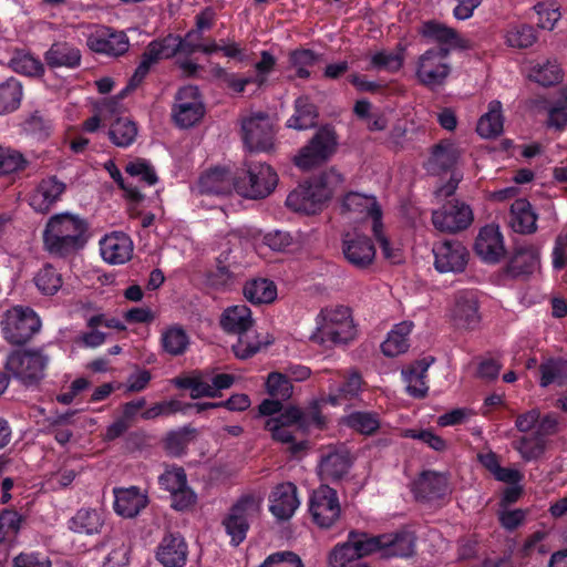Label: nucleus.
Here are the masks:
<instances>
[{"label":"nucleus","instance_id":"1","mask_svg":"<svg viewBox=\"0 0 567 567\" xmlns=\"http://www.w3.org/2000/svg\"><path fill=\"white\" fill-rule=\"evenodd\" d=\"M42 238L50 255L65 258L85 247L90 238L89 224L76 214H54L48 219Z\"/></svg>","mask_w":567,"mask_h":567},{"label":"nucleus","instance_id":"2","mask_svg":"<svg viewBox=\"0 0 567 567\" xmlns=\"http://www.w3.org/2000/svg\"><path fill=\"white\" fill-rule=\"evenodd\" d=\"M355 337L350 309L344 306L324 308L317 317L311 341L324 347L346 344Z\"/></svg>","mask_w":567,"mask_h":567},{"label":"nucleus","instance_id":"3","mask_svg":"<svg viewBox=\"0 0 567 567\" xmlns=\"http://www.w3.org/2000/svg\"><path fill=\"white\" fill-rule=\"evenodd\" d=\"M343 183L342 175L336 169H330L322 177L310 184L299 185L286 199V205L298 213L316 214L322 205L332 196L333 188Z\"/></svg>","mask_w":567,"mask_h":567},{"label":"nucleus","instance_id":"4","mask_svg":"<svg viewBox=\"0 0 567 567\" xmlns=\"http://www.w3.org/2000/svg\"><path fill=\"white\" fill-rule=\"evenodd\" d=\"M50 360L42 348L16 350L7 357L4 369L23 385L32 386L45 377Z\"/></svg>","mask_w":567,"mask_h":567},{"label":"nucleus","instance_id":"5","mask_svg":"<svg viewBox=\"0 0 567 567\" xmlns=\"http://www.w3.org/2000/svg\"><path fill=\"white\" fill-rule=\"evenodd\" d=\"M0 326L6 341L22 346L40 331L41 320L30 307L16 306L3 313Z\"/></svg>","mask_w":567,"mask_h":567},{"label":"nucleus","instance_id":"6","mask_svg":"<svg viewBox=\"0 0 567 567\" xmlns=\"http://www.w3.org/2000/svg\"><path fill=\"white\" fill-rule=\"evenodd\" d=\"M278 184V175L270 165L260 162L247 164L243 176L234 182L235 190L249 199H262L268 197Z\"/></svg>","mask_w":567,"mask_h":567},{"label":"nucleus","instance_id":"7","mask_svg":"<svg viewBox=\"0 0 567 567\" xmlns=\"http://www.w3.org/2000/svg\"><path fill=\"white\" fill-rule=\"evenodd\" d=\"M337 137L334 132L328 127L317 131L309 143L302 146L293 157V163L302 171H310L327 162L336 152Z\"/></svg>","mask_w":567,"mask_h":567},{"label":"nucleus","instance_id":"8","mask_svg":"<svg viewBox=\"0 0 567 567\" xmlns=\"http://www.w3.org/2000/svg\"><path fill=\"white\" fill-rule=\"evenodd\" d=\"M449 55L450 48H432L421 54L415 70L419 82L431 89L442 85L451 72Z\"/></svg>","mask_w":567,"mask_h":567},{"label":"nucleus","instance_id":"9","mask_svg":"<svg viewBox=\"0 0 567 567\" xmlns=\"http://www.w3.org/2000/svg\"><path fill=\"white\" fill-rule=\"evenodd\" d=\"M260 501L251 495L243 496L229 509L223 524L231 538V544L239 545L246 538L250 522L260 513Z\"/></svg>","mask_w":567,"mask_h":567},{"label":"nucleus","instance_id":"10","mask_svg":"<svg viewBox=\"0 0 567 567\" xmlns=\"http://www.w3.org/2000/svg\"><path fill=\"white\" fill-rule=\"evenodd\" d=\"M205 114V106L196 86L187 85L178 90L172 109L174 123L181 128L196 125Z\"/></svg>","mask_w":567,"mask_h":567},{"label":"nucleus","instance_id":"11","mask_svg":"<svg viewBox=\"0 0 567 567\" xmlns=\"http://www.w3.org/2000/svg\"><path fill=\"white\" fill-rule=\"evenodd\" d=\"M243 138L250 151L268 152L274 147V127L268 114L259 112L241 122Z\"/></svg>","mask_w":567,"mask_h":567},{"label":"nucleus","instance_id":"12","mask_svg":"<svg viewBox=\"0 0 567 567\" xmlns=\"http://www.w3.org/2000/svg\"><path fill=\"white\" fill-rule=\"evenodd\" d=\"M309 512L320 528H330L341 514L337 492L328 485L318 487L310 497Z\"/></svg>","mask_w":567,"mask_h":567},{"label":"nucleus","instance_id":"13","mask_svg":"<svg viewBox=\"0 0 567 567\" xmlns=\"http://www.w3.org/2000/svg\"><path fill=\"white\" fill-rule=\"evenodd\" d=\"M162 488L169 492L172 507L184 511L196 502V494L187 484V476L183 467L171 466L158 477Z\"/></svg>","mask_w":567,"mask_h":567},{"label":"nucleus","instance_id":"14","mask_svg":"<svg viewBox=\"0 0 567 567\" xmlns=\"http://www.w3.org/2000/svg\"><path fill=\"white\" fill-rule=\"evenodd\" d=\"M372 543L365 533L350 532L348 542L337 545L329 555L330 567H351L371 554Z\"/></svg>","mask_w":567,"mask_h":567},{"label":"nucleus","instance_id":"15","mask_svg":"<svg viewBox=\"0 0 567 567\" xmlns=\"http://www.w3.org/2000/svg\"><path fill=\"white\" fill-rule=\"evenodd\" d=\"M472 221V209L458 200H451L432 214L434 227L442 233H456L466 229Z\"/></svg>","mask_w":567,"mask_h":567},{"label":"nucleus","instance_id":"16","mask_svg":"<svg viewBox=\"0 0 567 567\" xmlns=\"http://www.w3.org/2000/svg\"><path fill=\"white\" fill-rule=\"evenodd\" d=\"M434 267L440 272H462L468 262V250L457 240H444L434 245Z\"/></svg>","mask_w":567,"mask_h":567},{"label":"nucleus","instance_id":"17","mask_svg":"<svg viewBox=\"0 0 567 567\" xmlns=\"http://www.w3.org/2000/svg\"><path fill=\"white\" fill-rule=\"evenodd\" d=\"M86 45L95 53L118 56L128 50L130 42L123 31L101 27L87 37Z\"/></svg>","mask_w":567,"mask_h":567},{"label":"nucleus","instance_id":"18","mask_svg":"<svg viewBox=\"0 0 567 567\" xmlns=\"http://www.w3.org/2000/svg\"><path fill=\"white\" fill-rule=\"evenodd\" d=\"M342 213L355 219L372 218V231L382 226V212L374 196L351 192L342 202Z\"/></svg>","mask_w":567,"mask_h":567},{"label":"nucleus","instance_id":"19","mask_svg":"<svg viewBox=\"0 0 567 567\" xmlns=\"http://www.w3.org/2000/svg\"><path fill=\"white\" fill-rule=\"evenodd\" d=\"M371 554L380 551L382 557H408L414 551V539L410 533L370 536Z\"/></svg>","mask_w":567,"mask_h":567},{"label":"nucleus","instance_id":"20","mask_svg":"<svg viewBox=\"0 0 567 567\" xmlns=\"http://www.w3.org/2000/svg\"><path fill=\"white\" fill-rule=\"evenodd\" d=\"M299 505L298 488L291 482L278 484L269 495V511L279 520L291 518Z\"/></svg>","mask_w":567,"mask_h":567},{"label":"nucleus","instance_id":"21","mask_svg":"<svg viewBox=\"0 0 567 567\" xmlns=\"http://www.w3.org/2000/svg\"><path fill=\"white\" fill-rule=\"evenodd\" d=\"M134 245L123 231H112L100 240V251L104 261L110 265H123L133 256Z\"/></svg>","mask_w":567,"mask_h":567},{"label":"nucleus","instance_id":"22","mask_svg":"<svg viewBox=\"0 0 567 567\" xmlns=\"http://www.w3.org/2000/svg\"><path fill=\"white\" fill-rule=\"evenodd\" d=\"M474 250L484 262H498L505 255V247L499 227L494 224L484 226L476 237Z\"/></svg>","mask_w":567,"mask_h":567},{"label":"nucleus","instance_id":"23","mask_svg":"<svg viewBox=\"0 0 567 567\" xmlns=\"http://www.w3.org/2000/svg\"><path fill=\"white\" fill-rule=\"evenodd\" d=\"M65 188V184L56 176L45 177L30 194L29 204L38 213H48L60 200Z\"/></svg>","mask_w":567,"mask_h":567},{"label":"nucleus","instance_id":"24","mask_svg":"<svg viewBox=\"0 0 567 567\" xmlns=\"http://www.w3.org/2000/svg\"><path fill=\"white\" fill-rule=\"evenodd\" d=\"M346 259L357 268H367L375 257V248L369 237L347 234L343 238Z\"/></svg>","mask_w":567,"mask_h":567},{"label":"nucleus","instance_id":"25","mask_svg":"<svg viewBox=\"0 0 567 567\" xmlns=\"http://www.w3.org/2000/svg\"><path fill=\"white\" fill-rule=\"evenodd\" d=\"M452 321L457 328L475 329L481 321L478 302L474 292L461 291L455 296Z\"/></svg>","mask_w":567,"mask_h":567},{"label":"nucleus","instance_id":"26","mask_svg":"<svg viewBox=\"0 0 567 567\" xmlns=\"http://www.w3.org/2000/svg\"><path fill=\"white\" fill-rule=\"evenodd\" d=\"M413 492L417 499H440L450 493L449 478L443 473L425 471L414 482Z\"/></svg>","mask_w":567,"mask_h":567},{"label":"nucleus","instance_id":"27","mask_svg":"<svg viewBox=\"0 0 567 567\" xmlns=\"http://www.w3.org/2000/svg\"><path fill=\"white\" fill-rule=\"evenodd\" d=\"M419 33L429 42H434L440 48H467V40L460 37L457 31L436 20H429L422 23Z\"/></svg>","mask_w":567,"mask_h":567},{"label":"nucleus","instance_id":"28","mask_svg":"<svg viewBox=\"0 0 567 567\" xmlns=\"http://www.w3.org/2000/svg\"><path fill=\"white\" fill-rule=\"evenodd\" d=\"M187 544L178 534L165 535L157 546L156 558L165 567H183L187 560Z\"/></svg>","mask_w":567,"mask_h":567},{"label":"nucleus","instance_id":"29","mask_svg":"<svg viewBox=\"0 0 567 567\" xmlns=\"http://www.w3.org/2000/svg\"><path fill=\"white\" fill-rule=\"evenodd\" d=\"M114 511L122 517L133 518L146 507L148 499L138 487H118L113 489Z\"/></svg>","mask_w":567,"mask_h":567},{"label":"nucleus","instance_id":"30","mask_svg":"<svg viewBox=\"0 0 567 567\" xmlns=\"http://www.w3.org/2000/svg\"><path fill=\"white\" fill-rule=\"evenodd\" d=\"M350 466L351 458L347 451L329 449L321 455L318 473L321 480L336 482L348 473Z\"/></svg>","mask_w":567,"mask_h":567},{"label":"nucleus","instance_id":"31","mask_svg":"<svg viewBox=\"0 0 567 567\" xmlns=\"http://www.w3.org/2000/svg\"><path fill=\"white\" fill-rule=\"evenodd\" d=\"M234 182L226 168L216 167L200 175L193 190L198 195H225L230 193Z\"/></svg>","mask_w":567,"mask_h":567},{"label":"nucleus","instance_id":"32","mask_svg":"<svg viewBox=\"0 0 567 567\" xmlns=\"http://www.w3.org/2000/svg\"><path fill=\"white\" fill-rule=\"evenodd\" d=\"M221 329L231 334H239L254 328L251 310L246 305H235L227 307L219 319Z\"/></svg>","mask_w":567,"mask_h":567},{"label":"nucleus","instance_id":"33","mask_svg":"<svg viewBox=\"0 0 567 567\" xmlns=\"http://www.w3.org/2000/svg\"><path fill=\"white\" fill-rule=\"evenodd\" d=\"M81 51L65 41L54 42L44 54L50 68L75 69L81 64Z\"/></svg>","mask_w":567,"mask_h":567},{"label":"nucleus","instance_id":"34","mask_svg":"<svg viewBox=\"0 0 567 567\" xmlns=\"http://www.w3.org/2000/svg\"><path fill=\"white\" fill-rule=\"evenodd\" d=\"M237 341L231 346V349L235 357L240 360L254 357L274 342V339L268 333L260 336L254 328L237 334Z\"/></svg>","mask_w":567,"mask_h":567},{"label":"nucleus","instance_id":"35","mask_svg":"<svg viewBox=\"0 0 567 567\" xmlns=\"http://www.w3.org/2000/svg\"><path fill=\"white\" fill-rule=\"evenodd\" d=\"M341 424L363 436L374 435L381 427L380 416L374 411H352L341 417Z\"/></svg>","mask_w":567,"mask_h":567},{"label":"nucleus","instance_id":"36","mask_svg":"<svg viewBox=\"0 0 567 567\" xmlns=\"http://www.w3.org/2000/svg\"><path fill=\"white\" fill-rule=\"evenodd\" d=\"M103 525L102 513L92 508H80L68 522L70 530L83 535L100 534Z\"/></svg>","mask_w":567,"mask_h":567},{"label":"nucleus","instance_id":"37","mask_svg":"<svg viewBox=\"0 0 567 567\" xmlns=\"http://www.w3.org/2000/svg\"><path fill=\"white\" fill-rule=\"evenodd\" d=\"M414 324L412 321H402L395 324L388 333L386 339L381 344L384 355L394 358L404 353L409 344V336Z\"/></svg>","mask_w":567,"mask_h":567},{"label":"nucleus","instance_id":"38","mask_svg":"<svg viewBox=\"0 0 567 567\" xmlns=\"http://www.w3.org/2000/svg\"><path fill=\"white\" fill-rule=\"evenodd\" d=\"M433 358L423 359L411 364L409 368L402 370V377L406 384V391L414 398H423L427 393V385L424 378Z\"/></svg>","mask_w":567,"mask_h":567},{"label":"nucleus","instance_id":"39","mask_svg":"<svg viewBox=\"0 0 567 567\" xmlns=\"http://www.w3.org/2000/svg\"><path fill=\"white\" fill-rule=\"evenodd\" d=\"M460 157L461 151L457 145L450 141H442L433 147L429 161V171L434 174L449 171L457 163Z\"/></svg>","mask_w":567,"mask_h":567},{"label":"nucleus","instance_id":"40","mask_svg":"<svg viewBox=\"0 0 567 567\" xmlns=\"http://www.w3.org/2000/svg\"><path fill=\"white\" fill-rule=\"evenodd\" d=\"M537 216L525 198L516 199L511 206L509 223L514 231L532 234L536 230Z\"/></svg>","mask_w":567,"mask_h":567},{"label":"nucleus","instance_id":"41","mask_svg":"<svg viewBox=\"0 0 567 567\" xmlns=\"http://www.w3.org/2000/svg\"><path fill=\"white\" fill-rule=\"evenodd\" d=\"M317 106L307 96H300L295 102V113L287 121V126L298 131L309 130L317 125Z\"/></svg>","mask_w":567,"mask_h":567},{"label":"nucleus","instance_id":"42","mask_svg":"<svg viewBox=\"0 0 567 567\" xmlns=\"http://www.w3.org/2000/svg\"><path fill=\"white\" fill-rule=\"evenodd\" d=\"M503 128L502 103L494 100L489 102L487 112L480 117L476 132L483 138H495L503 133Z\"/></svg>","mask_w":567,"mask_h":567},{"label":"nucleus","instance_id":"43","mask_svg":"<svg viewBox=\"0 0 567 567\" xmlns=\"http://www.w3.org/2000/svg\"><path fill=\"white\" fill-rule=\"evenodd\" d=\"M189 346V337L186 330L178 324L166 327L161 332V347L163 352L172 357H178L186 352Z\"/></svg>","mask_w":567,"mask_h":567},{"label":"nucleus","instance_id":"44","mask_svg":"<svg viewBox=\"0 0 567 567\" xmlns=\"http://www.w3.org/2000/svg\"><path fill=\"white\" fill-rule=\"evenodd\" d=\"M23 97V87L20 81L9 78L0 83V116L17 111Z\"/></svg>","mask_w":567,"mask_h":567},{"label":"nucleus","instance_id":"45","mask_svg":"<svg viewBox=\"0 0 567 567\" xmlns=\"http://www.w3.org/2000/svg\"><path fill=\"white\" fill-rule=\"evenodd\" d=\"M539 385L547 388L550 384L567 385V360L548 359L539 365Z\"/></svg>","mask_w":567,"mask_h":567},{"label":"nucleus","instance_id":"46","mask_svg":"<svg viewBox=\"0 0 567 567\" xmlns=\"http://www.w3.org/2000/svg\"><path fill=\"white\" fill-rule=\"evenodd\" d=\"M244 296L255 305L270 303L277 297V288L268 279H254L245 285Z\"/></svg>","mask_w":567,"mask_h":567},{"label":"nucleus","instance_id":"47","mask_svg":"<svg viewBox=\"0 0 567 567\" xmlns=\"http://www.w3.org/2000/svg\"><path fill=\"white\" fill-rule=\"evenodd\" d=\"M21 127L27 135L39 141H44L51 135L53 123L42 112L34 111L23 120Z\"/></svg>","mask_w":567,"mask_h":567},{"label":"nucleus","instance_id":"48","mask_svg":"<svg viewBox=\"0 0 567 567\" xmlns=\"http://www.w3.org/2000/svg\"><path fill=\"white\" fill-rule=\"evenodd\" d=\"M109 136L114 145L128 147L137 136L136 124L127 117H118L111 124Z\"/></svg>","mask_w":567,"mask_h":567},{"label":"nucleus","instance_id":"49","mask_svg":"<svg viewBox=\"0 0 567 567\" xmlns=\"http://www.w3.org/2000/svg\"><path fill=\"white\" fill-rule=\"evenodd\" d=\"M362 390V379L357 372H352L340 385L336 392L331 391L328 395L327 402L332 405H339L343 402L357 399Z\"/></svg>","mask_w":567,"mask_h":567},{"label":"nucleus","instance_id":"50","mask_svg":"<svg viewBox=\"0 0 567 567\" xmlns=\"http://www.w3.org/2000/svg\"><path fill=\"white\" fill-rule=\"evenodd\" d=\"M173 383L179 389L190 390L192 399L210 398L213 394L209 389L208 373L195 372L192 375L175 378Z\"/></svg>","mask_w":567,"mask_h":567},{"label":"nucleus","instance_id":"51","mask_svg":"<svg viewBox=\"0 0 567 567\" xmlns=\"http://www.w3.org/2000/svg\"><path fill=\"white\" fill-rule=\"evenodd\" d=\"M33 280L39 291L45 296L55 295L63 285L62 275L50 264L44 265Z\"/></svg>","mask_w":567,"mask_h":567},{"label":"nucleus","instance_id":"52","mask_svg":"<svg viewBox=\"0 0 567 567\" xmlns=\"http://www.w3.org/2000/svg\"><path fill=\"white\" fill-rule=\"evenodd\" d=\"M539 266L538 254L533 249H522L515 254L509 264L513 276L533 274Z\"/></svg>","mask_w":567,"mask_h":567},{"label":"nucleus","instance_id":"53","mask_svg":"<svg viewBox=\"0 0 567 567\" xmlns=\"http://www.w3.org/2000/svg\"><path fill=\"white\" fill-rule=\"evenodd\" d=\"M536 40L534 28L527 24L513 25L505 33L506 44L514 49L529 48Z\"/></svg>","mask_w":567,"mask_h":567},{"label":"nucleus","instance_id":"54","mask_svg":"<svg viewBox=\"0 0 567 567\" xmlns=\"http://www.w3.org/2000/svg\"><path fill=\"white\" fill-rule=\"evenodd\" d=\"M265 429L271 433V437L280 443L289 444L291 454H297L307 447L305 441L295 442V434L291 427L280 426L277 421H266Z\"/></svg>","mask_w":567,"mask_h":567},{"label":"nucleus","instance_id":"55","mask_svg":"<svg viewBox=\"0 0 567 567\" xmlns=\"http://www.w3.org/2000/svg\"><path fill=\"white\" fill-rule=\"evenodd\" d=\"M175 40L169 34L161 40L152 41L145 49L143 55L155 65L158 61L169 59L175 55Z\"/></svg>","mask_w":567,"mask_h":567},{"label":"nucleus","instance_id":"56","mask_svg":"<svg viewBox=\"0 0 567 567\" xmlns=\"http://www.w3.org/2000/svg\"><path fill=\"white\" fill-rule=\"evenodd\" d=\"M530 78L543 86H549L557 84L561 80L563 72L556 61H547L544 64L534 66Z\"/></svg>","mask_w":567,"mask_h":567},{"label":"nucleus","instance_id":"57","mask_svg":"<svg viewBox=\"0 0 567 567\" xmlns=\"http://www.w3.org/2000/svg\"><path fill=\"white\" fill-rule=\"evenodd\" d=\"M10 64L16 72L29 76H40L44 73L42 62L30 53L18 52Z\"/></svg>","mask_w":567,"mask_h":567},{"label":"nucleus","instance_id":"58","mask_svg":"<svg viewBox=\"0 0 567 567\" xmlns=\"http://www.w3.org/2000/svg\"><path fill=\"white\" fill-rule=\"evenodd\" d=\"M266 389L271 398L286 401L292 395V385L288 377L280 372H270L266 380Z\"/></svg>","mask_w":567,"mask_h":567},{"label":"nucleus","instance_id":"59","mask_svg":"<svg viewBox=\"0 0 567 567\" xmlns=\"http://www.w3.org/2000/svg\"><path fill=\"white\" fill-rule=\"evenodd\" d=\"M318 60L319 56L308 49L296 50L289 55L291 68L296 70L297 76L301 79L310 76L309 68L313 66Z\"/></svg>","mask_w":567,"mask_h":567},{"label":"nucleus","instance_id":"60","mask_svg":"<svg viewBox=\"0 0 567 567\" xmlns=\"http://www.w3.org/2000/svg\"><path fill=\"white\" fill-rule=\"evenodd\" d=\"M23 522V517L14 509L4 508L0 513V543L14 538Z\"/></svg>","mask_w":567,"mask_h":567},{"label":"nucleus","instance_id":"61","mask_svg":"<svg viewBox=\"0 0 567 567\" xmlns=\"http://www.w3.org/2000/svg\"><path fill=\"white\" fill-rule=\"evenodd\" d=\"M404 54L402 50L380 51L371 56V68L396 72L402 68Z\"/></svg>","mask_w":567,"mask_h":567},{"label":"nucleus","instance_id":"62","mask_svg":"<svg viewBox=\"0 0 567 567\" xmlns=\"http://www.w3.org/2000/svg\"><path fill=\"white\" fill-rule=\"evenodd\" d=\"M27 163V159L20 152L0 146V175L22 171L25 168Z\"/></svg>","mask_w":567,"mask_h":567},{"label":"nucleus","instance_id":"63","mask_svg":"<svg viewBox=\"0 0 567 567\" xmlns=\"http://www.w3.org/2000/svg\"><path fill=\"white\" fill-rule=\"evenodd\" d=\"M538 16L537 25L544 30H553L559 21L561 14L556 2H538L534 6Z\"/></svg>","mask_w":567,"mask_h":567},{"label":"nucleus","instance_id":"64","mask_svg":"<svg viewBox=\"0 0 567 567\" xmlns=\"http://www.w3.org/2000/svg\"><path fill=\"white\" fill-rule=\"evenodd\" d=\"M125 172L130 177L136 178L148 186L155 185L158 181L154 167L145 159L130 162L125 167Z\"/></svg>","mask_w":567,"mask_h":567}]
</instances>
